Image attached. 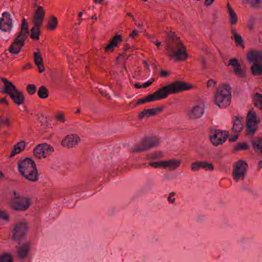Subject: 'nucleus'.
I'll use <instances>...</instances> for the list:
<instances>
[{"label":"nucleus","mask_w":262,"mask_h":262,"mask_svg":"<svg viewBox=\"0 0 262 262\" xmlns=\"http://www.w3.org/2000/svg\"><path fill=\"white\" fill-rule=\"evenodd\" d=\"M91 18L92 19H94V20H97V16L95 15H94L92 16Z\"/></svg>","instance_id":"obj_63"},{"label":"nucleus","mask_w":262,"mask_h":262,"mask_svg":"<svg viewBox=\"0 0 262 262\" xmlns=\"http://www.w3.org/2000/svg\"><path fill=\"white\" fill-rule=\"evenodd\" d=\"M152 99L151 98L150 95H148L146 96L145 97H144V98L139 99L137 102V104H142L144 103L150 102H152Z\"/></svg>","instance_id":"obj_45"},{"label":"nucleus","mask_w":262,"mask_h":262,"mask_svg":"<svg viewBox=\"0 0 262 262\" xmlns=\"http://www.w3.org/2000/svg\"><path fill=\"white\" fill-rule=\"evenodd\" d=\"M55 118L58 122L64 123L66 121L65 115L62 112H58L55 115Z\"/></svg>","instance_id":"obj_41"},{"label":"nucleus","mask_w":262,"mask_h":262,"mask_svg":"<svg viewBox=\"0 0 262 262\" xmlns=\"http://www.w3.org/2000/svg\"><path fill=\"white\" fill-rule=\"evenodd\" d=\"M168 74V72L166 71H161L160 72V75L162 77H166Z\"/></svg>","instance_id":"obj_55"},{"label":"nucleus","mask_w":262,"mask_h":262,"mask_svg":"<svg viewBox=\"0 0 262 262\" xmlns=\"http://www.w3.org/2000/svg\"><path fill=\"white\" fill-rule=\"evenodd\" d=\"M29 34L28 26L26 20L24 18L20 27V31L14 41L9 47V51L13 54H17L24 45L25 40Z\"/></svg>","instance_id":"obj_6"},{"label":"nucleus","mask_w":262,"mask_h":262,"mask_svg":"<svg viewBox=\"0 0 262 262\" xmlns=\"http://www.w3.org/2000/svg\"><path fill=\"white\" fill-rule=\"evenodd\" d=\"M216 81L213 79H210L207 82L208 88H214L216 86Z\"/></svg>","instance_id":"obj_46"},{"label":"nucleus","mask_w":262,"mask_h":262,"mask_svg":"<svg viewBox=\"0 0 262 262\" xmlns=\"http://www.w3.org/2000/svg\"><path fill=\"white\" fill-rule=\"evenodd\" d=\"M229 62V64L232 66V67L237 66V64L238 63V60L235 58L230 59Z\"/></svg>","instance_id":"obj_50"},{"label":"nucleus","mask_w":262,"mask_h":262,"mask_svg":"<svg viewBox=\"0 0 262 262\" xmlns=\"http://www.w3.org/2000/svg\"><path fill=\"white\" fill-rule=\"evenodd\" d=\"M1 80L4 83L2 90L3 93L6 94L10 96L18 90L11 81L7 79L1 78Z\"/></svg>","instance_id":"obj_16"},{"label":"nucleus","mask_w":262,"mask_h":262,"mask_svg":"<svg viewBox=\"0 0 262 262\" xmlns=\"http://www.w3.org/2000/svg\"><path fill=\"white\" fill-rule=\"evenodd\" d=\"M37 94L38 97L41 99H46L49 96V92L47 88L44 86L39 87Z\"/></svg>","instance_id":"obj_33"},{"label":"nucleus","mask_w":262,"mask_h":262,"mask_svg":"<svg viewBox=\"0 0 262 262\" xmlns=\"http://www.w3.org/2000/svg\"><path fill=\"white\" fill-rule=\"evenodd\" d=\"M231 38L233 39L237 45L243 46V40L242 36L239 35L235 29H232L231 30Z\"/></svg>","instance_id":"obj_27"},{"label":"nucleus","mask_w":262,"mask_h":262,"mask_svg":"<svg viewBox=\"0 0 262 262\" xmlns=\"http://www.w3.org/2000/svg\"><path fill=\"white\" fill-rule=\"evenodd\" d=\"M243 118L241 119L238 117H235L233 120V124L232 128V132L238 133H239L243 128V124L242 122Z\"/></svg>","instance_id":"obj_26"},{"label":"nucleus","mask_w":262,"mask_h":262,"mask_svg":"<svg viewBox=\"0 0 262 262\" xmlns=\"http://www.w3.org/2000/svg\"><path fill=\"white\" fill-rule=\"evenodd\" d=\"M252 144L255 150H258L262 153V137H259L256 140L252 141Z\"/></svg>","instance_id":"obj_29"},{"label":"nucleus","mask_w":262,"mask_h":262,"mask_svg":"<svg viewBox=\"0 0 262 262\" xmlns=\"http://www.w3.org/2000/svg\"><path fill=\"white\" fill-rule=\"evenodd\" d=\"M262 168V161H260L258 163L257 169L260 170Z\"/></svg>","instance_id":"obj_58"},{"label":"nucleus","mask_w":262,"mask_h":262,"mask_svg":"<svg viewBox=\"0 0 262 262\" xmlns=\"http://www.w3.org/2000/svg\"><path fill=\"white\" fill-rule=\"evenodd\" d=\"M34 57V62L38 69V72L42 73L45 71V68L43 63V60L41 55L39 52H34L33 53Z\"/></svg>","instance_id":"obj_23"},{"label":"nucleus","mask_w":262,"mask_h":262,"mask_svg":"<svg viewBox=\"0 0 262 262\" xmlns=\"http://www.w3.org/2000/svg\"><path fill=\"white\" fill-rule=\"evenodd\" d=\"M26 145V144L24 141H21L16 143L14 146V147L12 150L10 157H12L15 155L20 153L22 151L24 150Z\"/></svg>","instance_id":"obj_25"},{"label":"nucleus","mask_w":262,"mask_h":262,"mask_svg":"<svg viewBox=\"0 0 262 262\" xmlns=\"http://www.w3.org/2000/svg\"><path fill=\"white\" fill-rule=\"evenodd\" d=\"M161 108H154L151 109H146L143 110L139 114V117L142 119L144 117H149L155 116L161 111Z\"/></svg>","instance_id":"obj_22"},{"label":"nucleus","mask_w":262,"mask_h":262,"mask_svg":"<svg viewBox=\"0 0 262 262\" xmlns=\"http://www.w3.org/2000/svg\"><path fill=\"white\" fill-rule=\"evenodd\" d=\"M27 91L31 95L34 94L36 91V87L34 84H29L27 86Z\"/></svg>","instance_id":"obj_44"},{"label":"nucleus","mask_w":262,"mask_h":262,"mask_svg":"<svg viewBox=\"0 0 262 262\" xmlns=\"http://www.w3.org/2000/svg\"><path fill=\"white\" fill-rule=\"evenodd\" d=\"M249 62L255 63H262V50H252L247 55Z\"/></svg>","instance_id":"obj_17"},{"label":"nucleus","mask_w":262,"mask_h":262,"mask_svg":"<svg viewBox=\"0 0 262 262\" xmlns=\"http://www.w3.org/2000/svg\"><path fill=\"white\" fill-rule=\"evenodd\" d=\"M233 71L234 73L239 76H243L244 75V73L241 69V67L239 63L237 64V66L233 67Z\"/></svg>","instance_id":"obj_43"},{"label":"nucleus","mask_w":262,"mask_h":262,"mask_svg":"<svg viewBox=\"0 0 262 262\" xmlns=\"http://www.w3.org/2000/svg\"><path fill=\"white\" fill-rule=\"evenodd\" d=\"M249 146L246 143H240L237 144L234 147V149L236 151L241 150H246L248 148Z\"/></svg>","instance_id":"obj_42"},{"label":"nucleus","mask_w":262,"mask_h":262,"mask_svg":"<svg viewBox=\"0 0 262 262\" xmlns=\"http://www.w3.org/2000/svg\"><path fill=\"white\" fill-rule=\"evenodd\" d=\"M254 104L255 106L262 111V95L256 93L254 96Z\"/></svg>","instance_id":"obj_30"},{"label":"nucleus","mask_w":262,"mask_h":262,"mask_svg":"<svg viewBox=\"0 0 262 262\" xmlns=\"http://www.w3.org/2000/svg\"><path fill=\"white\" fill-rule=\"evenodd\" d=\"M45 11L41 6H38L34 14L33 23L36 26H40L45 18Z\"/></svg>","instance_id":"obj_19"},{"label":"nucleus","mask_w":262,"mask_h":262,"mask_svg":"<svg viewBox=\"0 0 262 262\" xmlns=\"http://www.w3.org/2000/svg\"><path fill=\"white\" fill-rule=\"evenodd\" d=\"M57 25V19L54 16H52L48 23L47 28L50 30H55Z\"/></svg>","instance_id":"obj_32"},{"label":"nucleus","mask_w":262,"mask_h":262,"mask_svg":"<svg viewBox=\"0 0 262 262\" xmlns=\"http://www.w3.org/2000/svg\"><path fill=\"white\" fill-rule=\"evenodd\" d=\"M14 102L18 105L24 102V97L23 93L18 90L10 96Z\"/></svg>","instance_id":"obj_24"},{"label":"nucleus","mask_w":262,"mask_h":262,"mask_svg":"<svg viewBox=\"0 0 262 262\" xmlns=\"http://www.w3.org/2000/svg\"><path fill=\"white\" fill-rule=\"evenodd\" d=\"M1 123L6 126H10L11 125V120L8 118H4L1 121Z\"/></svg>","instance_id":"obj_48"},{"label":"nucleus","mask_w":262,"mask_h":262,"mask_svg":"<svg viewBox=\"0 0 262 262\" xmlns=\"http://www.w3.org/2000/svg\"><path fill=\"white\" fill-rule=\"evenodd\" d=\"M28 226L25 222H18L14 224L12 228V238L14 241H20L26 236Z\"/></svg>","instance_id":"obj_10"},{"label":"nucleus","mask_w":262,"mask_h":262,"mask_svg":"<svg viewBox=\"0 0 262 262\" xmlns=\"http://www.w3.org/2000/svg\"><path fill=\"white\" fill-rule=\"evenodd\" d=\"M135 86L136 88H138V89H140L141 88H143L142 86V85H140V84L139 83H135Z\"/></svg>","instance_id":"obj_60"},{"label":"nucleus","mask_w":262,"mask_h":262,"mask_svg":"<svg viewBox=\"0 0 262 262\" xmlns=\"http://www.w3.org/2000/svg\"><path fill=\"white\" fill-rule=\"evenodd\" d=\"M151 83H152V81L148 80V81L145 82L143 84L142 86H143V88H147V87L149 86Z\"/></svg>","instance_id":"obj_54"},{"label":"nucleus","mask_w":262,"mask_h":262,"mask_svg":"<svg viewBox=\"0 0 262 262\" xmlns=\"http://www.w3.org/2000/svg\"><path fill=\"white\" fill-rule=\"evenodd\" d=\"M0 104L7 105L8 102L5 98H0Z\"/></svg>","instance_id":"obj_51"},{"label":"nucleus","mask_w":262,"mask_h":262,"mask_svg":"<svg viewBox=\"0 0 262 262\" xmlns=\"http://www.w3.org/2000/svg\"><path fill=\"white\" fill-rule=\"evenodd\" d=\"M181 160L174 158L164 160L165 169L170 171H173L177 169L181 165Z\"/></svg>","instance_id":"obj_21"},{"label":"nucleus","mask_w":262,"mask_h":262,"mask_svg":"<svg viewBox=\"0 0 262 262\" xmlns=\"http://www.w3.org/2000/svg\"><path fill=\"white\" fill-rule=\"evenodd\" d=\"M94 2L96 4H100L101 3L100 1L99 0H94Z\"/></svg>","instance_id":"obj_64"},{"label":"nucleus","mask_w":262,"mask_h":262,"mask_svg":"<svg viewBox=\"0 0 262 262\" xmlns=\"http://www.w3.org/2000/svg\"><path fill=\"white\" fill-rule=\"evenodd\" d=\"M138 31L133 30L132 33L129 34V37L133 38L138 34Z\"/></svg>","instance_id":"obj_52"},{"label":"nucleus","mask_w":262,"mask_h":262,"mask_svg":"<svg viewBox=\"0 0 262 262\" xmlns=\"http://www.w3.org/2000/svg\"><path fill=\"white\" fill-rule=\"evenodd\" d=\"M192 85L181 81H176L162 87L150 95L152 101H159L166 98L168 95L178 94L192 89Z\"/></svg>","instance_id":"obj_1"},{"label":"nucleus","mask_w":262,"mask_h":262,"mask_svg":"<svg viewBox=\"0 0 262 262\" xmlns=\"http://www.w3.org/2000/svg\"><path fill=\"white\" fill-rule=\"evenodd\" d=\"M174 193L171 192L168 197V201L170 203H173L175 202V199L174 198Z\"/></svg>","instance_id":"obj_49"},{"label":"nucleus","mask_w":262,"mask_h":262,"mask_svg":"<svg viewBox=\"0 0 262 262\" xmlns=\"http://www.w3.org/2000/svg\"><path fill=\"white\" fill-rule=\"evenodd\" d=\"M30 198L22 195L20 192L14 191L9 201L10 208L15 211H24L30 206Z\"/></svg>","instance_id":"obj_5"},{"label":"nucleus","mask_w":262,"mask_h":262,"mask_svg":"<svg viewBox=\"0 0 262 262\" xmlns=\"http://www.w3.org/2000/svg\"><path fill=\"white\" fill-rule=\"evenodd\" d=\"M163 156V154L162 151H157L147 154L146 158L147 159H159L162 158Z\"/></svg>","instance_id":"obj_36"},{"label":"nucleus","mask_w":262,"mask_h":262,"mask_svg":"<svg viewBox=\"0 0 262 262\" xmlns=\"http://www.w3.org/2000/svg\"><path fill=\"white\" fill-rule=\"evenodd\" d=\"M247 131L249 134L253 135L258 128L259 120L257 118L255 111L252 109L249 111L247 116Z\"/></svg>","instance_id":"obj_11"},{"label":"nucleus","mask_w":262,"mask_h":262,"mask_svg":"<svg viewBox=\"0 0 262 262\" xmlns=\"http://www.w3.org/2000/svg\"><path fill=\"white\" fill-rule=\"evenodd\" d=\"M260 2V0H243V3L248 4L250 6L254 8H257Z\"/></svg>","instance_id":"obj_40"},{"label":"nucleus","mask_w":262,"mask_h":262,"mask_svg":"<svg viewBox=\"0 0 262 262\" xmlns=\"http://www.w3.org/2000/svg\"><path fill=\"white\" fill-rule=\"evenodd\" d=\"M201 161H197L191 164L190 169L192 171H198L201 169Z\"/></svg>","instance_id":"obj_39"},{"label":"nucleus","mask_w":262,"mask_h":262,"mask_svg":"<svg viewBox=\"0 0 262 262\" xmlns=\"http://www.w3.org/2000/svg\"><path fill=\"white\" fill-rule=\"evenodd\" d=\"M12 255L8 253H5L0 256V262H13Z\"/></svg>","instance_id":"obj_38"},{"label":"nucleus","mask_w":262,"mask_h":262,"mask_svg":"<svg viewBox=\"0 0 262 262\" xmlns=\"http://www.w3.org/2000/svg\"><path fill=\"white\" fill-rule=\"evenodd\" d=\"M156 138L146 137L140 143L136 144L131 150L132 152H142L153 148L158 144V140Z\"/></svg>","instance_id":"obj_8"},{"label":"nucleus","mask_w":262,"mask_h":262,"mask_svg":"<svg viewBox=\"0 0 262 262\" xmlns=\"http://www.w3.org/2000/svg\"><path fill=\"white\" fill-rule=\"evenodd\" d=\"M228 133L226 130H214L211 131L210 140L213 145L217 146L223 144L227 139Z\"/></svg>","instance_id":"obj_13"},{"label":"nucleus","mask_w":262,"mask_h":262,"mask_svg":"<svg viewBox=\"0 0 262 262\" xmlns=\"http://www.w3.org/2000/svg\"><path fill=\"white\" fill-rule=\"evenodd\" d=\"M122 37L120 35L114 36L108 44L104 48L106 53H110L114 51V48L117 47L119 42L122 41Z\"/></svg>","instance_id":"obj_20"},{"label":"nucleus","mask_w":262,"mask_h":262,"mask_svg":"<svg viewBox=\"0 0 262 262\" xmlns=\"http://www.w3.org/2000/svg\"><path fill=\"white\" fill-rule=\"evenodd\" d=\"M227 8L229 13L230 23L232 25H234L237 21V15L229 4L227 5Z\"/></svg>","instance_id":"obj_28"},{"label":"nucleus","mask_w":262,"mask_h":262,"mask_svg":"<svg viewBox=\"0 0 262 262\" xmlns=\"http://www.w3.org/2000/svg\"><path fill=\"white\" fill-rule=\"evenodd\" d=\"M80 141V139L77 135H68L61 142V145L68 148H73L75 147Z\"/></svg>","instance_id":"obj_15"},{"label":"nucleus","mask_w":262,"mask_h":262,"mask_svg":"<svg viewBox=\"0 0 262 262\" xmlns=\"http://www.w3.org/2000/svg\"><path fill=\"white\" fill-rule=\"evenodd\" d=\"M231 88L229 85L222 84L216 89L214 96L215 104L220 108H225L231 102Z\"/></svg>","instance_id":"obj_4"},{"label":"nucleus","mask_w":262,"mask_h":262,"mask_svg":"<svg viewBox=\"0 0 262 262\" xmlns=\"http://www.w3.org/2000/svg\"><path fill=\"white\" fill-rule=\"evenodd\" d=\"M39 27L40 26H36L34 25V26L31 28L30 37L32 39L35 40L39 39V35L40 33V31L39 30Z\"/></svg>","instance_id":"obj_34"},{"label":"nucleus","mask_w":262,"mask_h":262,"mask_svg":"<svg viewBox=\"0 0 262 262\" xmlns=\"http://www.w3.org/2000/svg\"><path fill=\"white\" fill-rule=\"evenodd\" d=\"M135 25H136L138 28L142 27L143 26L142 24H138L137 23H135Z\"/></svg>","instance_id":"obj_62"},{"label":"nucleus","mask_w":262,"mask_h":262,"mask_svg":"<svg viewBox=\"0 0 262 262\" xmlns=\"http://www.w3.org/2000/svg\"><path fill=\"white\" fill-rule=\"evenodd\" d=\"M248 167V164L243 160H239L234 163L232 175L235 182L244 181L247 173Z\"/></svg>","instance_id":"obj_7"},{"label":"nucleus","mask_w":262,"mask_h":262,"mask_svg":"<svg viewBox=\"0 0 262 262\" xmlns=\"http://www.w3.org/2000/svg\"><path fill=\"white\" fill-rule=\"evenodd\" d=\"M214 0H205L204 5L205 6L208 7L211 5Z\"/></svg>","instance_id":"obj_53"},{"label":"nucleus","mask_w":262,"mask_h":262,"mask_svg":"<svg viewBox=\"0 0 262 262\" xmlns=\"http://www.w3.org/2000/svg\"><path fill=\"white\" fill-rule=\"evenodd\" d=\"M18 169L21 174L31 182L38 180V173L35 162L31 159L27 158L19 162Z\"/></svg>","instance_id":"obj_2"},{"label":"nucleus","mask_w":262,"mask_h":262,"mask_svg":"<svg viewBox=\"0 0 262 262\" xmlns=\"http://www.w3.org/2000/svg\"><path fill=\"white\" fill-rule=\"evenodd\" d=\"M152 42H153L155 45H156L157 47H159V46L161 45V42H160V41H155V42L152 41Z\"/></svg>","instance_id":"obj_59"},{"label":"nucleus","mask_w":262,"mask_h":262,"mask_svg":"<svg viewBox=\"0 0 262 262\" xmlns=\"http://www.w3.org/2000/svg\"><path fill=\"white\" fill-rule=\"evenodd\" d=\"M201 169H203L205 170L213 171L214 170V166L211 163H208L204 161H201Z\"/></svg>","instance_id":"obj_37"},{"label":"nucleus","mask_w":262,"mask_h":262,"mask_svg":"<svg viewBox=\"0 0 262 262\" xmlns=\"http://www.w3.org/2000/svg\"><path fill=\"white\" fill-rule=\"evenodd\" d=\"M13 27L12 18L8 12H4L0 18V29L3 32H10Z\"/></svg>","instance_id":"obj_14"},{"label":"nucleus","mask_w":262,"mask_h":262,"mask_svg":"<svg viewBox=\"0 0 262 262\" xmlns=\"http://www.w3.org/2000/svg\"><path fill=\"white\" fill-rule=\"evenodd\" d=\"M237 137H238L237 135H235L233 137H230L229 139V141L230 142H234V141H236V140L237 139Z\"/></svg>","instance_id":"obj_56"},{"label":"nucleus","mask_w":262,"mask_h":262,"mask_svg":"<svg viewBox=\"0 0 262 262\" xmlns=\"http://www.w3.org/2000/svg\"><path fill=\"white\" fill-rule=\"evenodd\" d=\"M166 50L168 56L176 61H185L188 58L186 48L179 38L173 40L171 45L167 46Z\"/></svg>","instance_id":"obj_3"},{"label":"nucleus","mask_w":262,"mask_h":262,"mask_svg":"<svg viewBox=\"0 0 262 262\" xmlns=\"http://www.w3.org/2000/svg\"><path fill=\"white\" fill-rule=\"evenodd\" d=\"M144 66H145L146 69L149 71L150 72V68H149V66L148 64V63L147 62V61H143Z\"/></svg>","instance_id":"obj_57"},{"label":"nucleus","mask_w":262,"mask_h":262,"mask_svg":"<svg viewBox=\"0 0 262 262\" xmlns=\"http://www.w3.org/2000/svg\"><path fill=\"white\" fill-rule=\"evenodd\" d=\"M54 151L53 148L47 143L36 145L33 149L34 156L39 159L46 158L47 156Z\"/></svg>","instance_id":"obj_12"},{"label":"nucleus","mask_w":262,"mask_h":262,"mask_svg":"<svg viewBox=\"0 0 262 262\" xmlns=\"http://www.w3.org/2000/svg\"><path fill=\"white\" fill-rule=\"evenodd\" d=\"M164 160L159 161H152L148 163V165L154 168H163L165 169Z\"/></svg>","instance_id":"obj_35"},{"label":"nucleus","mask_w":262,"mask_h":262,"mask_svg":"<svg viewBox=\"0 0 262 262\" xmlns=\"http://www.w3.org/2000/svg\"><path fill=\"white\" fill-rule=\"evenodd\" d=\"M251 71L254 75H260L262 74V64L258 63L253 64L251 68Z\"/></svg>","instance_id":"obj_31"},{"label":"nucleus","mask_w":262,"mask_h":262,"mask_svg":"<svg viewBox=\"0 0 262 262\" xmlns=\"http://www.w3.org/2000/svg\"><path fill=\"white\" fill-rule=\"evenodd\" d=\"M205 105L204 102L194 104L187 109L186 112V117L191 120H196L201 118L205 112Z\"/></svg>","instance_id":"obj_9"},{"label":"nucleus","mask_w":262,"mask_h":262,"mask_svg":"<svg viewBox=\"0 0 262 262\" xmlns=\"http://www.w3.org/2000/svg\"><path fill=\"white\" fill-rule=\"evenodd\" d=\"M0 219L5 221H8L9 216L5 212L0 210Z\"/></svg>","instance_id":"obj_47"},{"label":"nucleus","mask_w":262,"mask_h":262,"mask_svg":"<svg viewBox=\"0 0 262 262\" xmlns=\"http://www.w3.org/2000/svg\"><path fill=\"white\" fill-rule=\"evenodd\" d=\"M82 14H83L82 12H79L78 13V17H79L80 21H81L83 20V19L81 18V17L82 16Z\"/></svg>","instance_id":"obj_61"},{"label":"nucleus","mask_w":262,"mask_h":262,"mask_svg":"<svg viewBox=\"0 0 262 262\" xmlns=\"http://www.w3.org/2000/svg\"><path fill=\"white\" fill-rule=\"evenodd\" d=\"M31 243L25 242L17 247V254L20 258H24L27 256L31 250Z\"/></svg>","instance_id":"obj_18"}]
</instances>
